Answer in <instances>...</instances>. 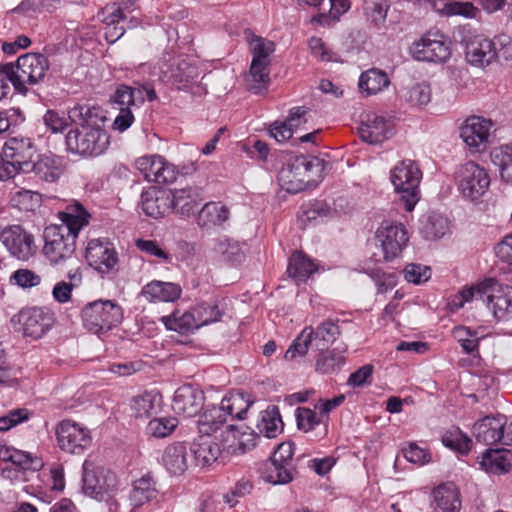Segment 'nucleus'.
<instances>
[{"label":"nucleus","mask_w":512,"mask_h":512,"mask_svg":"<svg viewBox=\"0 0 512 512\" xmlns=\"http://www.w3.org/2000/svg\"><path fill=\"white\" fill-rule=\"evenodd\" d=\"M69 118L76 124L65 138L68 151L84 157L103 154L109 146L105 130L106 117L100 107L76 105L69 111Z\"/></svg>","instance_id":"f257e3e1"},{"label":"nucleus","mask_w":512,"mask_h":512,"mask_svg":"<svg viewBox=\"0 0 512 512\" xmlns=\"http://www.w3.org/2000/svg\"><path fill=\"white\" fill-rule=\"evenodd\" d=\"M470 300L481 301L486 304L499 321L512 319L511 286H503L495 279L489 278L476 286L461 290L450 305L459 309Z\"/></svg>","instance_id":"f03ea898"},{"label":"nucleus","mask_w":512,"mask_h":512,"mask_svg":"<svg viewBox=\"0 0 512 512\" xmlns=\"http://www.w3.org/2000/svg\"><path fill=\"white\" fill-rule=\"evenodd\" d=\"M324 160L318 157L296 155L289 157L278 173V182L288 193L296 194L305 190L311 181V174H321Z\"/></svg>","instance_id":"7ed1b4c3"},{"label":"nucleus","mask_w":512,"mask_h":512,"mask_svg":"<svg viewBox=\"0 0 512 512\" xmlns=\"http://www.w3.org/2000/svg\"><path fill=\"white\" fill-rule=\"evenodd\" d=\"M50 68L48 58L41 53H26L13 63L12 85L19 94L28 93V85L42 82Z\"/></svg>","instance_id":"20e7f679"},{"label":"nucleus","mask_w":512,"mask_h":512,"mask_svg":"<svg viewBox=\"0 0 512 512\" xmlns=\"http://www.w3.org/2000/svg\"><path fill=\"white\" fill-rule=\"evenodd\" d=\"M83 325L95 334L105 333L116 327L123 319L122 308L111 300H96L82 309Z\"/></svg>","instance_id":"39448f33"},{"label":"nucleus","mask_w":512,"mask_h":512,"mask_svg":"<svg viewBox=\"0 0 512 512\" xmlns=\"http://www.w3.org/2000/svg\"><path fill=\"white\" fill-rule=\"evenodd\" d=\"M77 234L67 227L47 226L44 230L43 254L53 265L61 264L74 257Z\"/></svg>","instance_id":"423d86ee"},{"label":"nucleus","mask_w":512,"mask_h":512,"mask_svg":"<svg viewBox=\"0 0 512 512\" xmlns=\"http://www.w3.org/2000/svg\"><path fill=\"white\" fill-rule=\"evenodd\" d=\"M421 178L419 167L410 159L402 160L391 171V182L405 202L407 211H412L419 200L418 186Z\"/></svg>","instance_id":"0eeeda50"},{"label":"nucleus","mask_w":512,"mask_h":512,"mask_svg":"<svg viewBox=\"0 0 512 512\" xmlns=\"http://www.w3.org/2000/svg\"><path fill=\"white\" fill-rule=\"evenodd\" d=\"M456 183L459 191L470 200L481 198L490 186V177L485 168L468 161L456 171Z\"/></svg>","instance_id":"6e6552de"},{"label":"nucleus","mask_w":512,"mask_h":512,"mask_svg":"<svg viewBox=\"0 0 512 512\" xmlns=\"http://www.w3.org/2000/svg\"><path fill=\"white\" fill-rule=\"evenodd\" d=\"M55 434L59 448L70 454L81 455L92 444L90 430L69 419L57 424Z\"/></svg>","instance_id":"1a4fd4ad"},{"label":"nucleus","mask_w":512,"mask_h":512,"mask_svg":"<svg viewBox=\"0 0 512 512\" xmlns=\"http://www.w3.org/2000/svg\"><path fill=\"white\" fill-rule=\"evenodd\" d=\"M294 454V444L283 442L278 445L269 461L262 469V478L272 484H287L293 480L291 460Z\"/></svg>","instance_id":"9d476101"},{"label":"nucleus","mask_w":512,"mask_h":512,"mask_svg":"<svg viewBox=\"0 0 512 512\" xmlns=\"http://www.w3.org/2000/svg\"><path fill=\"white\" fill-rule=\"evenodd\" d=\"M376 246L381 247L383 259L390 262L396 259L407 246L409 236L401 223L384 221L375 233Z\"/></svg>","instance_id":"9b49d317"},{"label":"nucleus","mask_w":512,"mask_h":512,"mask_svg":"<svg viewBox=\"0 0 512 512\" xmlns=\"http://www.w3.org/2000/svg\"><path fill=\"white\" fill-rule=\"evenodd\" d=\"M82 481L84 493L98 500H103L105 495L112 492L117 482L113 472L103 467H95L88 460L83 463Z\"/></svg>","instance_id":"f8f14e48"},{"label":"nucleus","mask_w":512,"mask_h":512,"mask_svg":"<svg viewBox=\"0 0 512 512\" xmlns=\"http://www.w3.org/2000/svg\"><path fill=\"white\" fill-rule=\"evenodd\" d=\"M22 327L23 335L33 339L41 338L54 324V313L46 307H28L19 311L13 320Z\"/></svg>","instance_id":"ddd939ff"},{"label":"nucleus","mask_w":512,"mask_h":512,"mask_svg":"<svg viewBox=\"0 0 512 512\" xmlns=\"http://www.w3.org/2000/svg\"><path fill=\"white\" fill-rule=\"evenodd\" d=\"M0 242L13 257L19 260L29 259L36 249L33 235L19 224L7 225L2 228Z\"/></svg>","instance_id":"4468645a"},{"label":"nucleus","mask_w":512,"mask_h":512,"mask_svg":"<svg viewBox=\"0 0 512 512\" xmlns=\"http://www.w3.org/2000/svg\"><path fill=\"white\" fill-rule=\"evenodd\" d=\"M411 52L416 60L426 62H445L451 54L445 36L438 32H428L413 44Z\"/></svg>","instance_id":"2eb2a0df"},{"label":"nucleus","mask_w":512,"mask_h":512,"mask_svg":"<svg viewBox=\"0 0 512 512\" xmlns=\"http://www.w3.org/2000/svg\"><path fill=\"white\" fill-rule=\"evenodd\" d=\"M88 264L99 273L106 274L116 271L118 256L115 248L108 240L92 239L88 242L85 254Z\"/></svg>","instance_id":"dca6fc26"},{"label":"nucleus","mask_w":512,"mask_h":512,"mask_svg":"<svg viewBox=\"0 0 512 512\" xmlns=\"http://www.w3.org/2000/svg\"><path fill=\"white\" fill-rule=\"evenodd\" d=\"M153 101L156 99V92L153 88L134 82L133 86L126 84L117 85L114 93L110 96V101L118 109L134 107L139 108L145 100Z\"/></svg>","instance_id":"f3484780"},{"label":"nucleus","mask_w":512,"mask_h":512,"mask_svg":"<svg viewBox=\"0 0 512 512\" xmlns=\"http://www.w3.org/2000/svg\"><path fill=\"white\" fill-rule=\"evenodd\" d=\"M506 418L503 415L498 417L485 416L473 425V433L478 442L485 445H493L501 442L505 445L509 444L512 437L504 435Z\"/></svg>","instance_id":"a211bd4d"},{"label":"nucleus","mask_w":512,"mask_h":512,"mask_svg":"<svg viewBox=\"0 0 512 512\" xmlns=\"http://www.w3.org/2000/svg\"><path fill=\"white\" fill-rule=\"evenodd\" d=\"M204 402L205 395L201 389L185 384L175 391L172 408L177 414L193 417L203 409Z\"/></svg>","instance_id":"6ab92c4d"},{"label":"nucleus","mask_w":512,"mask_h":512,"mask_svg":"<svg viewBox=\"0 0 512 512\" xmlns=\"http://www.w3.org/2000/svg\"><path fill=\"white\" fill-rule=\"evenodd\" d=\"M2 152L20 171L29 172L36 147L30 138L12 137L5 142Z\"/></svg>","instance_id":"aec40b11"},{"label":"nucleus","mask_w":512,"mask_h":512,"mask_svg":"<svg viewBox=\"0 0 512 512\" xmlns=\"http://www.w3.org/2000/svg\"><path fill=\"white\" fill-rule=\"evenodd\" d=\"M492 122L488 119L472 116L469 117L460 129V136L467 146L474 151L486 148L490 135Z\"/></svg>","instance_id":"412c9836"},{"label":"nucleus","mask_w":512,"mask_h":512,"mask_svg":"<svg viewBox=\"0 0 512 512\" xmlns=\"http://www.w3.org/2000/svg\"><path fill=\"white\" fill-rule=\"evenodd\" d=\"M360 138L369 144H380L392 135L391 122L375 113L367 114L358 127Z\"/></svg>","instance_id":"4be33fe9"},{"label":"nucleus","mask_w":512,"mask_h":512,"mask_svg":"<svg viewBox=\"0 0 512 512\" xmlns=\"http://www.w3.org/2000/svg\"><path fill=\"white\" fill-rule=\"evenodd\" d=\"M168 192L171 200V211L182 216L193 214L203 200L202 191L197 187H186Z\"/></svg>","instance_id":"5701e85b"},{"label":"nucleus","mask_w":512,"mask_h":512,"mask_svg":"<svg viewBox=\"0 0 512 512\" xmlns=\"http://www.w3.org/2000/svg\"><path fill=\"white\" fill-rule=\"evenodd\" d=\"M143 212L152 218L158 219L171 212L169 192L152 187L141 194Z\"/></svg>","instance_id":"b1692460"},{"label":"nucleus","mask_w":512,"mask_h":512,"mask_svg":"<svg viewBox=\"0 0 512 512\" xmlns=\"http://www.w3.org/2000/svg\"><path fill=\"white\" fill-rule=\"evenodd\" d=\"M491 39L481 35L474 36L466 44V59L475 66L489 65L495 60L496 52Z\"/></svg>","instance_id":"393cba45"},{"label":"nucleus","mask_w":512,"mask_h":512,"mask_svg":"<svg viewBox=\"0 0 512 512\" xmlns=\"http://www.w3.org/2000/svg\"><path fill=\"white\" fill-rule=\"evenodd\" d=\"M230 219V210L222 202H208L197 215V224L201 229L224 228Z\"/></svg>","instance_id":"a878e982"},{"label":"nucleus","mask_w":512,"mask_h":512,"mask_svg":"<svg viewBox=\"0 0 512 512\" xmlns=\"http://www.w3.org/2000/svg\"><path fill=\"white\" fill-rule=\"evenodd\" d=\"M187 455L186 444L174 442L164 449L161 463L171 475H181L188 468Z\"/></svg>","instance_id":"bb28decb"},{"label":"nucleus","mask_w":512,"mask_h":512,"mask_svg":"<svg viewBox=\"0 0 512 512\" xmlns=\"http://www.w3.org/2000/svg\"><path fill=\"white\" fill-rule=\"evenodd\" d=\"M434 512H459L461 508L460 493L453 483L439 485L433 491Z\"/></svg>","instance_id":"cd10ccee"},{"label":"nucleus","mask_w":512,"mask_h":512,"mask_svg":"<svg viewBox=\"0 0 512 512\" xmlns=\"http://www.w3.org/2000/svg\"><path fill=\"white\" fill-rule=\"evenodd\" d=\"M181 287L172 282L154 280L142 288V296L150 302H174L181 295Z\"/></svg>","instance_id":"c85d7f7f"},{"label":"nucleus","mask_w":512,"mask_h":512,"mask_svg":"<svg viewBox=\"0 0 512 512\" xmlns=\"http://www.w3.org/2000/svg\"><path fill=\"white\" fill-rule=\"evenodd\" d=\"M190 450L194 455L196 465L201 467L210 466L221 455L220 445L214 442L210 436L203 434L192 443Z\"/></svg>","instance_id":"c756f323"},{"label":"nucleus","mask_w":512,"mask_h":512,"mask_svg":"<svg viewBox=\"0 0 512 512\" xmlns=\"http://www.w3.org/2000/svg\"><path fill=\"white\" fill-rule=\"evenodd\" d=\"M512 453L508 449H487L479 462L481 468L488 473L503 474L511 468Z\"/></svg>","instance_id":"7c9ffc66"},{"label":"nucleus","mask_w":512,"mask_h":512,"mask_svg":"<svg viewBox=\"0 0 512 512\" xmlns=\"http://www.w3.org/2000/svg\"><path fill=\"white\" fill-rule=\"evenodd\" d=\"M228 421V415L223 409L222 403L219 406H207L198 419V429L203 435L210 436L218 431Z\"/></svg>","instance_id":"2f4dec72"},{"label":"nucleus","mask_w":512,"mask_h":512,"mask_svg":"<svg viewBox=\"0 0 512 512\" xmlns=\"http://www.w3.org/2000/svg\"><path fill=\"white\" fill-rule=\"evenodd\" d=\"M227 437L224 439L223 449L232 454H244L256 446L257 437L252 433H241L233 424L227 426Z\"/></svg>","instance_id":"473e14b6"},{"label":"nucleus","mask_w":512,"mask_h":512,"mask_svg":"<svg viewBox=\"0 0 512 512\" xmlns=\"http://www.w3.org/2000/svg\"><path fill=\"white\" fill-rule=\"evenodd\" d=\"M157 494L156 482L153 476L147 473L133 482V489L130 492L129 500L131 505L137 508L155 499Z\"/></svg>","instance_id":"72a5a7b5"},{"label":"nucleus","mask_w":512,"mask_h":512,"mask_svg":"<svg viewBox=\"0 0 512 512\" xmlns=\"http://www.w3.org/2000/svg\"><path fill=\"white\" fill-rule=\"evenodd\" d=\"M59 218L63 223L60 227H67L69 231L78 235L79 231L88 225L90 214L80 202L74 201L67 205L64 211L59 212Z\"/></svg>","instance_id":"f704fd0d"},{"label":"nucleus","mask_w":512,"mask_h":512,"mask_svg":"<svg viewBox=\"0 0 512 512\" xmlns=\"http://www.w3.org/2000/svg\"><path fill=\"white\" fill-rule=\"evenodd\" d=\"M429 6L437 13L444 16H463L474 18L478 9L471 2H459L450 0H427Z\"/></svg>","instance_id":"c9c22d12"},{"label":"nucleus","mask_w":512,"mask_h":512,"mask_svg":"<svg viewBox=\"0 0 512 512\" xmlns=\"http://www.w3.org/2000/svg\"><path fill=\"white\" fill-rule=\"evenodd\" d=\"M307 109L305 107H294L290 110L289 116L285 122L274 123L270 129L272 137L278 142L289 140L293 136V128L301 124V118L305 116Z\"/></svg>","instance_id":"e433bc0d"},{"label":"nucleus","mask_w":512,"mask_h":512,"mask_svg":"<svg viewBox=\"0 0 512 512\" xmlns=\"http://www.w3.org/2000/svg\"><path fill=\"white\" fill-rule=\"evenodd\" d=\"M390 81L385 71L371 68L360 75L359 89L367 96L377 94L389 85Z\"/></svg>","instance_id":"4c0bfd02"},{"label":"nucleus","mask_w":512,"mask_h":512,"mask_svg":"<svg viewBox=\"0 0 512 512\" xmlns=\"http://www.w3.org/2000/svg\"><path fill=\"white\" fill-rule=\"evenodd\" d=\"M317 270L314 262L302 252H294L288 263L287 272L296 283L305 282Z\"/></svg>","instance_id":"58836bf2"},{"label":"nucleus","mask_w":512,"mask_h":512,"mask_svg":"<svg viewBox=\"0 0 512 512\" xmlns=\"http://www.w3.org/2000/svg\"><path fill=\"white\" fill-rule=\"evenodd\" d=\"M448 231L449 221L440 214L432 212L421 219L420 233L427 240L439 239Z\"/></svg>","instance_id":"ea45409f"},{"label":"nucleus","mask_w":512,"mask_h":512,"mask_svg":"<svg viewBox=\"0 0 512 512\" xmlns=\"http://www.w3.org/2000/svg\"><path fill=\"white\" fill-rule=\"evenodd\" d=\"M162 321L167 329L183 335L192 333L199 328L193 309L182 314H179V311H175L170 316L162 317Z\"/></svg>","instance_id":"a19ab883"},{"label":"nucleus","mask_w":512,"mask_h":512,"mask_svg":"<svg viewBox=\"0 0 512 512\" xmlns=\"http://www.w3.org/2000/svg\"><path fill=\"white\" fill-rule=\"evenodd\" d=\"M283 422L277 406H269L261 412V418L257 423V429L260 434L267 438H275L282 430Z\"/></svg>","instance_id":"79ce46f5"},{"label":"nucleus","mask_w":512,"mask_h":512,"mask_svg":"<svg viewBox=\"0 0 512 512\" xmlns=\"http://www.w3.org/2000/svg\"><path fill=\"white\" fill-rule=\"evenodd\" d=\"M172 84L178 89L187 88L198 78V69L186 60H179L171 68Z\"/></svg>","instance_id":"37998d69"},{"label":"nucleus","mask_w":512,"mask_h":512,"mask_svg":"<svg viewBox=\"0 0 512 512\" xmlns=\"http://www.w3.org/2000/svg\"><path fill=\"white\" fill-rule=\"evenodd\" d=\"M339 335L340 329L337 323L327 319L314 329V346L317 350L328 349L337 340Z\"/></svg>","instance_id":"c03bdc74"},{"label":"nucleus","mask_w":512,"mask_h":512,"mask_svg":"<svg viewBox=\"0 0 512 512\" xmlns=\"http://www.w3.org/2000/svg\"><path fill=\"white\" fill-rule=\"evenodd\" d=\"M269 62L252 60L249 75L246 77L248 88L251 92L259 94L269 83Z\"/></svg>","instance_id":"a18cd8bd"},{"label":"nucleus","mask_w":512,"mask_h":512,"mask_svg":"<svg viewBox=\"0 0 512 512\" xmlns=\"http://www.w3.org/2000/svg\"><path fill=\"white\" fill-rule=\"evenodd\" d=\"M319 354L316 359L315 369L321 374L335 373L344 365V356L333 350H318Z\"/></svg>","instance_id":"49530a36"},{"label":"nucleus","mask_w":512,"mask_h":512,"mask_svg":"<svg viewBox=\"0 0 512 512\" xmlns=\"http://www.w3.org/2000/svg\"><path fill=\"white\" fill-rule=\"evenodd\" d=\"M29 171H33L41 180L48 183L56 182L61 174L55 160L47 155L39 157L36 162H32Z\"/></svg>","instance_id":"de8ad7c7"},{"label":"nucleus","mask_w":512,"mask_h":512,"mask_svg":"<svg viewBox=\"0 0 512 512\" xmlns=\"http://www.w3.org/2000/svg\"><path fill=\"white\" fill-rule=\"evenodd\" d=\"M454 339L460 344L466 354H474L479 350V341L481 337L476 330L466 326H456L452 330Z\"/></svg>","instance_id":"09e8293b"},{"label":"nucleus","mask_w":512,"mask_h":512,"mask_svg":"<svg viewBox=\"0 0 512 512\" xmlns=\"http://www.w3.org/2000/svg\"><path fill=\"white\" fill-rule=\"evenodd\" d=\"M313 336L314 328L312 326L305 327L287 349L284 358L286 360H293L298 356H305L312 342L314 343Z\"/></svg>","instance_id":"8fccbe9b"},{"label":"nucleus","mask_w":512,"mask_h":512,"mask_svg":"<svg viewBox=\"0 0 512 512\" xmlns=\"http://www.w3.org/2000/svg\"><path fill=\"white\" fill-rule=\"evenodd\" d=\"M197 324L200 327L217 322L223 315V310L216 302H201L193 308Z\"/></svg>","instance_id":"3c124183"},{"label":"nucleus","mask_w":512,"mask_h":512,"mask_svg":"<svg viewBox=\"0 0 512 512\" xmlns=\"http://www.w3.org/2000/svg\"><path fill=\"white\" fill-rule=\"evenodd\" d=\"M130 407L135 418H148L157 412L156 395L146 392L135 396Z\"/></svg>","instance_id":"603ef678"},{"label":"nucleus","mask_w":512,"mask_h":512,"mask_svg":"<svg viewBox=\"0 0 512 512\" xmlns=\"http://www.w3.org/2000/svg\"><path fill=\"white\" fill-rule=\"evenodd\" d=\"M221 403L231 420L244 419L251 405V403L240 394H230L224 397Z\"/></svg>","instance_id":"864d4df0"},{"label":"nucleus","mask_w":512,"mask_h":512,"mask_svg":"<svg viewBox=\"0 0 512 512\" xmlns=\"http://www.w3.org/2000/svg\"><path fill=\"white\" fill-rule=\"evenodd\" d=\"M214 250L220 254L225 261L232 264L240 263L244 258V253L238 241L230 238H224L217 241Z\"/></svg>","instance_id":"5fc2aeb1"},{"label":"nucleus","mask_w":512,"mask_h":512,"mask_svg":"<svg viewBox=\"0 0 512 512\" xmlns=\"http://www.w3.org/2000/svg\"><path fill=\"white\" fill-rule=\"evenodd\" d=\"M178 426L175 417L154 418L149 421L146 427L147 435L155 438H165L173 433Z\"/></svg>","instance_id":"6e6d98bb"},{"label":"nucleus","mask_w":512,"mask_h":512,"mask_svg":"<svg viewBox=\"0 0 512 512\" xmlns=\"http://www.w3.org/2000/svg\"><path fill=\"white\" fill-rule=\"evenodd\" d=\"M494 159L500 170V176L506 183L512 184V142L494 151Z\"/></svg>","instance_id":"4d7b16f0"},{"label":"nucleus","mask_w":512,"mask_h":512,"mask_svg":"<svg viewBox=\"0 0 512 512\" xmlns=\"http://www.w3.org/2000/svg\"><path fill=\"white\" fill-rule=\"evenodd\" d=\"M405 100L413 106H425L431 101V88L426 82H420L407 87Z\"/></svg>","instance_id":"13d9d810"},{"label":"nucleus","mask_w":512,"mask_h":512,"mask_svg":"<svg viewBox=\"0 0 512 512\" xmlns=\"http://www.w3.org/2000/svg\"><path fill=\"white\" fill-rule=\"evenodd\" d=\"M316 409L312 410L307 407H298L296 409V422L299 430L304 432H309L313 430L316 426L321 423H325L327 426V422L325 418L321 416V414L317 415L315 412Z\"/></svg>","instance_id":"bf43d9fd"},{"label":"nucleus","mask_w":512,"mask_h":512,"mask_svg":"<svg viewBox=\"0 0 512 512\" xmlns=\"http://www.w3.org/2000/svg\"><path fill=\"white\" fill-rule=\"evenodd\" d=\"M442 442L446 447L457 451L462 455L468 454L472 446L471 439L463 434L458 428L445 433L442 437Z\"/></svg>","instance_id":"052dcab7"},{"label":"nucleus","mask_w":512,"mask_h":512,"mask_svg":"<svg viewBox=\"0 0 512 512\" xmlns=\"http://www.w3.org/2000/svg\"><path fill=\"white\" fill-rule=\"evenodd\" d=\"M164 158L158 155L144 156L136 160L137 169L149 182H154L155 174L162 168Z\"/></svg>","instance_id":"680f3d73"},{"label":"nucleus","mask_w":512,"mask_h":512,"mask_svg":"<svg viewBox=\"0 0 512 512\" xmlns=\"http://www.w3.org/2000/svg\"><path fill=\"white\" fill-rule=\"evenodd\" d=\"M10 280L23 289H29L41 283V276L29 269H18L11 275Z\"/></svg>","instance_id":"e2e57ef3"},{"label":"nucleus","mask_w":512,"mask_h":512,"mask_svg":"<svg viewBox=\"0 0 512 512\" xmlns=\"http://www.w3.org/2000/svg\"><path fill=\"white\" fill-rule=\"evenodd\" d=\"M30 412L26 408H17L9 411L6 415L0 417V432L7 431L12 427L27 421Z\"/></svg>","instance_id":"0e129e2a"},{"label":"nucleus","mask_w":512,"mask_h":512,"mask_svg":"<svg viewBox=\"0 0 512 512\" xmlns=\"http://www.w3.org/2000/svg\"><path fill=\"white\" fill-rule=\"evenodd\" d=\"M496 52L495 60L509 62L512 61V39L510 36L501 34L492 40Z\"/></svg>","instance_id":"69168bd1"},{"label":"nucleus","mask_w":512,"mask_h":512,"mask_svg":"<svg viewBox=\"0 0 512 512\" xmlns=\"http://www.w3.org/2000/svg\"><path fill=\"white\" fill-rule=\"evenodd\" d=\"M431 276L430 268L420 264H409L404 269V277L408 282L420 284Z\"/></svg>","instance_id":"338daca9"},{"label":"nucleus","mask_w":512,"mask_h":512,"mask_svg":"<svg viewBox=\"0 0 512 512\" xmlns=\"http://www.w3.org/2000/svg\"><path fill=\"white\" fill-rule=\"evenodd\" d=\"M39 200L40 196L38 193L25 189L17 191L13 196V202L15 205L23 210L34 209V207L38 205Z\"/></svg>","instance_id":"774afa93"}]
</instances>
